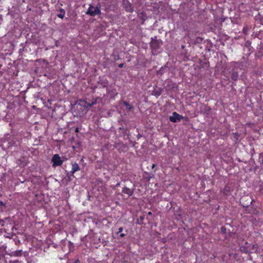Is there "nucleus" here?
<instances>
[{
	"label": "nucleus",
	"instance_id": "obj_32",
	"mask_svg": "<svg viewBox=\"0 0 263 263\" xmlns=\"http://www.w3.org/2000/svg\"><path fill=\"white\" fill-rule=\"evenodd\" d=\"M124 236H125V234H124V233H121V234H120V237H124Z\"/></svg>",
	"mask_w": 263,
	"mask_h": 263
},
{
	"label": "nucleus",
	"instance_id": "obj_17",
	"mask_svg": "<svg viewBox=\"0 0 263 263\" xmlns=\"http://www.w3.org/2000/svg\"><path fill=\"white\" fill-rule=\"evenodd\" d=\"M138 16L141 20H142L143 22L142 24H143L146 18V14L144 12H141L138 14Z\"/></svg>",
	"mask_w": 263,
	"mask_h": 263
},
{
	"label": "nucleus",
	"instance_id": "obj_7",
	"mask_svg": "<svg viewBox=\"0 0 263 263\" xmlns=\"http://www.w3.org/2000/svg\"><path fill=\"white\" fill-rule=\"evenodd\" d=\"M183 118V117L181 115L176 112H173L172 116L170 117L169 119L170 121L173 123H176L177 121H180Z\"/></svg>",
	"mask_w": 263,
	"mask_h": 263
},
{
	"label": "nucleus",
	"instance_id": "obj_2",
	"mask_svg": "<svg viewBox=\"0 0 263 263\" xmlns=\"http://www.w3.org/2000/svg\"><path fill=\"white\" fill-rule=\"evenodd\" d=\"M6 238L8 239V240H5L4 249H7L8 252L11 251L13 250V246L16 245V242L14 239L9 237H6Z\"/></svg>",
	"mask_w": 263,
	"mask_h": 263
},
{
	"label": "nucleus",
	"instance_id": "obj_20",
	"mask_svg": "<svg viewBox=\"0 0 263 263\" xmlns=\"http://www.w3.org/2000/svg\"><path fill=\"white\" fill-rule=\"evenodd\" d=\"M181 54H183L186 58H187L188 57V55L187 54V51L186 49L185 50H183L182 52H181Z\"/></svg>",
	"mask_w": 263,
	"mask_h": 263
},
{
	"label": "nucleus",
	"instance_id": "obj_5",
	"mask_svg": "<svg viewBox=\"0 0 263 263\" xmlns=\"http://www.w3.org/2000/svg\"><path fill=\"white\" fill-rule=\"evenodd\" d=\"M241 202H242V205L243 206H248L250 204H252L253 202H254V200L252 199L250 197L245 196L241 198Z\"/></svg>",
	"mask_w": 263,
	"mask_h": 263
},
{
	"label": "nucleus",
	"instance_id": "obj_29",
	"mask_svg": "<svg viewBox=\"0 0 263 263\" xmlns=\"http://www.w3.org/2000/svg\"><path fill=\"white\" fill-rule=\"evenodd\" d=\"M197 40H200V41H202L203 39L200 37H198L197 38Z\"/></svg>",
	"mask_w": 263,
	"mask_h": 263
},
{
	"label": "nucleus",
	"instance_id": "obj_30",
	"mask_svg": "<svg viewBox=\"0 0 263 263\" xmlns=\"http://www.w3.org/2000/svg\"><path fill=\"white\" fill-rule=\"evenodd\" d=\"M155 166H156V164H153L152 165V169L153 170Z\"/></svg>",
	"mask_w": 263,
	"mask_h": 263
},
{
	"label": "nucleus",
	"instance_id": "obj_22",
	"mask_svg": "<svg viewBox=\"0 0 263 263\" xmlns=\"http://www.w3.org/2000/svg\"><path fill=\"white\" fill-rule=\"evenodd\" d=\"M259 158L260 159L261 163L263 164V153H261L260 155V158Z\"/></svg>",
	"mask_w": 263,
	"mask_h": 263
},
{
	"label": "nucleus",
	"instance_id": "obj_18",
	"mask_svg": "<svg viewBox=\"0 0 263 263\" xmlns=\"http://www.w3.org/2000/svg\"><path fill=\"white\" fill-rule=\"evenodd\" d=\"M123 104L125 105L126 109L127 111H130L133 108V106L126 101H123Z\"/></svg>",
	"mask_w": 263,
	"mask_h": 263
},
{
	"label": "nucleus",
	"instance_id": "obj_24",
	"mask_svg": "<svg viewBox=\"0 0 263 263\" xmlns=\"http://www.w3.org/2000/svg\"><path fill=\"white\" fill-rule=\"evenodd\" d=\"M123 228H122V227L119 228L118 229V233H121L123 231Z\"/></svg>",
	"mask_w": 263,
	"mask_h": 263
},
{
	"label": "nucleus",
	"instance_id": "obj_12",
	"mask_svg": "<svg viewBox=\"0 0 263 263\" xmlns=\"http://www.w3.org/2000/svg\"><path fill=\"white\" fill-rule=\"evenodd\" d=\"M10 255L13 256H21L22 255V251L20 250H16V251H10Z\"/></svg>",
	"mask_w": 263,
	"mask_h": 263
},
{
	"label": "nucleus",
	"instance_id": "obj_9",
	"mask_svg": "<svg viewBox=\"0 0 263 263\" xmlns=\"http://www.w3.org/2000/svg\"><path fill=\"white\" fill-rule=\"evenodd\" d=\"M134 189H130L127 187H124L122 189V193L127 194L129 197L133 195L134 193Z\"/></svg>",
	"mask_w": 263,
	"mask_h": 263
},
{
	"label": "nucleus",
	"instance_id": "obj_35",
	"mask_svg": "<svg viewBox=\"0 0 263 263\" xmlns=\"http://www.w3.org/2000/svg\"><path fill=\"white\" fill-rule=\"evenodd\" d=\"M78 131H79L78 128H77V129H76V132H78Z\"/></svg>",
	"mask_w": 263,
	"mask_h": 263
},
{
	"label": "nucleus",
	"instance_id": "obj_34",
	"mask_svg": "<svg viewBox=\"0 0 263 263\" xmlns=\"http://www.w3.org/2000/svg\"><path fill=\"white\" fill-rule=\"evenodd\" d=\"M69 245H73V243L71 242V241H69Z\"/></svg>",
	"mask_w": 263,
	"mask_h": 263
},
{
	"label": "nucleus",
	"instance_id": "obj_13",
	"mask_svg": "<svg viewBox=\"0 0 263 263\" xmlns=\"http://www.w3.org/2000/svg\"><path fill=\"white\" fill-rule=\"evenodd\" d=\"M259 210L254 208L253 205L251 209L249 210V213L254 215H258L259 214Z\"/></svg>",
	"mask_w": 263,
	"mask_h": 263
},
{
	"label": "nucleus",
	"instance_id": "obj_28",
	"mask_svg": "<svg viewBox=\"0 0 263 263\" xmlns=\"http://www.w3.org/2000/svg\"><path fill=\"white\" fill-rule=\"evenodd\" d=\"M120 186V182H118V183L116 184V185L115 187H118V186Z\"/></svg>",
	"mask_w": 263,
	"mask_h": 263
},
{
	"label": "nucleus",
	"instance_id": "obj_23",
	"mask_svg": "<svg viewBox=\"0 0 263 263\" xmlns=\"http://www.w3.org/2000/svg\"><path fill=\"white\" fill-rule=\"evenodd\" d=\"M9 263H20V262L18 260H9Z\"/></svg>",
	"mask_w": 263,
	"mask_h": 263
},
{
	"label": "nucleus",
	"instance_id": "obj_33",
	"mask_svg": "<svg viewBox=\"0 0 263 263\" xmlns=\"http://www.w3.org/2000/svg\"><path fill=\"white\" fill-rule=\"evenodd\" d=\"M0 205H5V204L3 202V201H0Z\"/></svg>",
	"mask_w": 263,
	"mask_h": 263
},
{
	"label": "nucleus",
	"instance_id": "obj_1",
	"mask_svg": "<svg viewBox=\"0 0 263 263\" xmlns=\"http://www.w3.org/2000/svg\"><path fill=\"white\" fill-rule=\"evenodd\" d=\"M86 13L91 16L100 15L101 14L100 4H98L96 6H94L92 4L89 5Z\"/></svg>",
	"mask_w": 263,
	"mask_h": 263
},
{
	"label": "nucleus",
	"instance_id": "obj_16",
	"mask_svg": "<svg viewBox=\"0 0 263 263\" xmlns=\"http://www.w3.org/2000/svg\"><path fill=\"white\" fill-rule=\"evenodd\" d=\"M239 77L238 73L236 71H233L231 73V79L234 81H236L237 80Z\"/></svg>",
	"mask_w": 263,
	"mask_h": 263
},
{
	"label": "nucleus",
	"instance_id": "obj_19",
	"mask_svg": "<svg viewBox=\"0 0 263 263\" xmlns=\"http://www.w3.org/2000/svg\"><path fill=\"white\" fill-rule=\"evenodd\" d=\"M4 247H5V243H3V241H2L0 243V252H6V253L8 252L7 249H4Z\"/></svg>",
	"mask_w": 263,
	"mask_h": 263
},
{
	"label": "nucleus",
	"instance_id": "obj_21",
	"mask_svg": "<svg viewBox=\"0 0 263 263\" xmlns=\"http://www.w3.org/2000/svg\"><path fill=\"white\" fill-rule=\"evenodd\" d=\"M5 221L2 220V219H0V227H3L4 226V224H5Z\"/></svg>",
	"mask_w": 263,
	"mask_h": 263
},
{
	"label": "nucleus",
	"instance_id": "obj_8",
	"mask_svg": "<svg viewBox=\"0 0 263 263\" xmlns=\"http://www.w3.org/2000/svg\"><path fill=\"white\" fill-rule=\"evenodd\" d=\"M95 103H96V101H93V102L90 103V102H88L86 100H79V104L85 108L91 107Z\"/></svg>",
	"mask_w": 263,
	"mask_h": 263
},
{
	"label": "nucleus",
	"instance_id": "obj_25",
	"mask_svg": "<svg viewBox=\"0 0 263 263\" xmlns=\"http://www.w3.org/2000/svg\"><path fill=\"white\" fill-rule=\"evenodd\" d=\"M115 60H118L120 59V57H119V55H115Z\"/></svg>",
	"mask_w": 263,
	"mask_h": 263
},
{
	"label": "nucleus",
	"instance_id": "obj_15",
	"mask_svg": "<svg viewBox=\"0 0 263 263\" xmlns=\"http://www.w3.org/2000/svg\"><path fill=\"white\" fill-rule=\"evenodd\" d=\"M233 139L235 141V142L237 143L240 141L239 140V137L240 136V134H239L237 132L232 133Z\"/></svg>",
	"mask_w": 263,
	"mask_h": 263
},
{
	"label": "nucleus",
	"instance_id": "obj_11",
	"mask_svg": "<svg viewBox=\"0 0 263 263\" xmlns=\"http://www.w3.org/2000/svg\"><path fill=\"white\" fill-rule=\"evenodd\" d=\"M232 190L230 186H229L228 185H226L224 189H223L221 192L225 196H228L231 194V193L232 192Z\"/></svg>",
	"mask_w": 263,
	"mask_h": 263
},
{
	"label": "nucleus",
	"instance_id": "obj_10",
	"mask_svg": "<svg viewBox=\"0 0 263 263\" xmlns=\"http://www.w3.org/2000/svg\"><path fill=\"white\" fill-rule=\"evenodd\" d=\"M72 168L71 171V173L72 174H74L76 172H78L80 170V168L78 164L76 162H72Z\"/></svg>",
	"mask_w": 263,
	"mask_h": 263
},
{
	"label": "nucleus",
	"instance_id": "obj_14",
	"mask_svg": "<svg viewBox=\"0 0 263 263\" xmlns=\"http://www.w3.org/2000/svg\"><path fill=\"white\" fill-rule=\"evenodd\" d=\"M59 13L57 14V16L60 18H63L65 14V10L63 8L59 9Z\"/></svg>",
	"mask_w": 263,
	"mask_h": 263
},
{
	"label": "nucleus",
	"instance_id": "obj_6",
	"mask_svg": "<svg viewBox=\"0 0 263 263\" xmlns=\"http://www.w3.org/2000/svg\"><path fill=\"white\" fill-rule=\"evenodd\" d=\"M161 45V43L160 40L152 39V41L150 43V46L152 49L157 50L160 48Z\"/></svg>",
	"mask_w": 263,
	"mask_h": 263
},
{
	"label": "nucleus",
	"instance_id": "obj_26",
	"mask_svg": "<svg viewBox=\"0 0 263 263\" xmlns=\"http://www.w3.org/2000/svg\"><path fill=\"white\" fill-rule=\"evenodd\" d=\"M124 66V64L123 63H121V64H120L119 65H118V67L119 68H122Z\"/></svg>",
	"mask_w": 263,
	"mask_h": 263
},
{
	"label": "nucleus",
	"instance_id": "obj_31",
	"mask_svg": "<svg viewBox=\"0 0 263 263\" xmlns=\"http://www.w3.org/2000/svg\"><path fill=\"white\" fill-rule=\"evenodd\" d=\"M185 45H182L181 46V49L183 50H185Z\"/></svg>",
	"mask_w": 263,
	"mask_h": 263
},
{
	"label": "nucleus",
	"instance_id": "obj_36",
	"mask_svg": "<svg viewBox=\"0 0 263 263\" xmlns=\"http://www.w3.org/2000/svg\"><path fill=\"white\" fill-rule=\"evenodd\" d=\"M151 214H152V213H151V212H149L148 213V214H149V215H151Z\"/></svg>",
	"mask_w": 263,
	"mask_h": 263
},
{
	"label": "nucleus",
	"instance_id": "obj_3",
	"mask_svg": "<svg viewBox=\"0 0 263 263\" xmlns=\"http://www.w3.org/2000/svg\"><path fill=\"white\" fill-rule=\"evenodd\" d=\"M51 162L52 163V166L55 167L62 165L63 163V160L61 159L59 155L55 154L52 158Z\"/></svg>",
	"mask_w": 263,
	"mask_h": 263
},
{
	"label": "nucleus",
	"instance_id": "obj_4",
	"mask_svg": "<svg viewBox=\"0 0 263 263\" xmlns=\"http://www.w3.org/2000/svg\"><path fill=\"white\" fill-rule=\"evenodd\" d=\"M122 4L126 12L132 13L134 11V7L128 0H123Z\"/></svg>",
	"mask_w": 263,
	"mask_h": 263
},
{
	"label": "nucleus",
	"instance_id": "obj_27",
	"mask_svg": "<svg viewBox=\"0 0 263 263\" xmlns=\"http://www.w3.org/2000/svg\"><path fill=\"white\" fill-rule=\"evenodd\" d=\"M74 263H80V261L78 259L74 260Z\"/></svg>",
	"mask_w": 263,
	"mask_h": 263
}]
</instances>
